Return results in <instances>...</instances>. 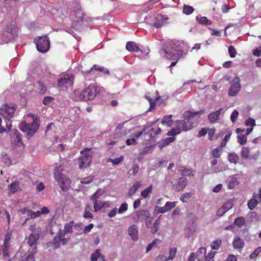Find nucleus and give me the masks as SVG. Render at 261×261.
<instances>
[{
	"instance_id": "41",
	"label": "nucleus",
	"mask_w": 261,
	"mask_h": 261,
	"mask_svg": "<svg viewBox=\"0 0 261 261\" xmlns=\"http://www.w3.org/2000/svg\"><path fill=\"white\" fill-rule=\"evenodd\" d=\"M175 140L174 137H167L163 140V143L160 145L161 148L168 145L170 143L174 142Z\"/></svg>"
},
{
	"instance_id": "13",
	"label": "nucleus",
	"mask_w": 261,
	"mask_h": 261,
	"mask_svg": "<svg viewBox=\"0 0 261 261\" xmlns=\"http://www.w3.org/2000/svg\"><path fill=\"white\" fill-rule=\"evenodd\" d=\"M233 207V200L229 199L227 200L219 209L218 210L217 215L221 217L224 214Z\"/></svg>"
},
{
	"instance_id": "48",
	"label": "nucleus",
	"mask_w": 261,
	"mask_h": 261,
	"mask_svg": "<svg viewBox=\"0 0 261 261\" xmlns=\"http://www.w3.org/2000/svg\"><path fill=\"white\" fill-rule=\"evenodd\" d=\"M238 142L241 145L245 144L247 142V137L245 135L239 134L238 137Z\"/></svg>"
},
{
	"instance_id": "11",
	"label": "nucleus",
	"mask_w": 261,
	"mask_h": 261,
	"mask_svg": "<svg viewBox=\"0 0 261 261\" xmlns=\"http://www.w3.org/2000/svg\"><path fill=\"white\" fill-rule=\"evenodd\" d=\"M240 80L238 77H236L228 90V95L230 96H236L240 92Z\"/></svg>"
},
{
	"instance_id": "29",
	"label": "nucleus",
	"mask_w": 261,
	"mask_h": 261,
	"mask_svg": "<svg viewBox=\"0 0 261 261\" xmlns=\"http://www.w3.org/2000/svg\"><path fill=\"white\" fill-rule=\"evenodd\" d=\"M9 189L10 192L12 194L17 192L20 190L19 182L16 181L12 182L10 185Z\"/></svg>"
},
{
	"instance_id": "46",
	"label": "nucleus",
	"mask_w": 261,
	"mask_h": 261,
	"mask_svg": "<svg viewBox=\"0 0 261 261\" xmlns=\"http://www.w3.org/2000/svg\"><path fill=\"white\" fill-rule=\"evenodd\" d=\"M25 210H27L29 216H30V218L31 219L39 217L41 215L40 211H39L34 212L30 209H25Z\"/></svg>"
},
{
	"instance_id": "15",
	"label": "nucleus",
	"mask_w": 261,
	"mask_h": 261,
	"mask_svg": "<svg viewBox=\"0 0 261 261\" xmlns=\"http://www.w3.org/2000/svg\"><path fill=\"white\" fill-rule=\"evenodd\" d=\"M167 20V18L165 17L164 15L158 14L154 18V21L152 25L156 28H161L166 23Z\"/></svg>"
},
{
	"instance_id": "56",
	"label": "nucleus",
	"mask_w": 261,
	"mask_h": 261,
	"mask_svg": "<svg viewBox=\"0 0 261 261\" xmlns=\"http://www.w3.org/2000/svg\"><path fill=\"white\" fill-rule=\"evenodd\" d=\"M239 184L238 179L236 177H232L231 178V179L229 181V189H233L234 186Z\"/></svg>"
},
{
	"instance_id": "34",
	"label": "nucleus",
	"mask_w": 261,
	"mask_h": 261,
	"mask_svg": "<svg viewBox=\"0 0 261 261\" xmlns=\"http://www.w3.org/2000/svg\"><path fill=\"white\" fill-rule=\"evenodd\" d=\"M11 122L9 121L6 122V128L1 125V126H0V134H3L4 133H9L11 129Z\"/></svg>"
},
{
	"instance_id": "24",
	"label": "nucleus",
	"mask_w": 261,
	"mask_h": 261,
	"mask_svg": "<svg viewBox=\"0 0 261 261\" xmlns=\"http://www.w3.org/2000/svg\"><path fill=\"white\" fill-rule=\"evenodd\" d=\"M11 247L10 242H7L6 244L5 242H4L3 246V256L6 259L9 260L10 258V248Z\"/></svg>"
},
{
	"instance_id": "43",
	"label": "nucleus",
	"mask_w": 261,
	"mask_h": 261,
	"mask_svg": "<svg viewBox=\"0 0 261 261\" xmlns=\"http://www.w3.org/2000/svg\"><path fill=\"white\" fill-rule=\"evenodd\" d=\"M177 252V248L175 247L170 248L169 249V255L166 260H172L173 259Z\"/></svg>"
},
{
	"instance_id": "57",
	"label": "nucleus",
	"mask_w": 261,
	"mask_h": 261,
	"mask_svg": "<svg viewBox=\"0 0 261 261\" xmlns=\"http://www.w3.org/2000/svg\"><path fill=\"white\" fill-rule=\"evenodd\" d=\"M151 190L152 187L149 186L144 190L142 191L141 193V195L143 198H146L148 196L149 194L151 192Z\"/></svg>"
},
{
	"instance_id": "3",
	"label": "nucleus",
	"mask_w": 261,
	"mask_h": 261,
	"mask_svg": "<svg viewBox=\"0 0 261 261\" xmlns=\"http://www.w3.org/2000/svg\"><path fill=\"white\" fill-rule=\"evenodd\" d=\"M98 94L97 88L94 84H91L81 91L79 99L81 100L88 101L93 100Z\"/></svg>"
},
{
	"instance_id": "36",
	"label": "nucleus",
	"mask_w": 261,
	"mask_h": 261,
	"mask_svg": "<svg viewBox=\"0 0 261 261\" xmlns=\"http://www.w3.org/2000/svg\"><path fill=\"white\" fill-rule=\"evenodd\" d=\"M141 186V184L139 181L136 182L134 185L129 189L128 194L130 196L134 195Z\"/></svg>"
},
{
	"instance_id": "19",
	"label": "nucleus",
	"mask_w": 261,
	"mask_h": 261,
	"mask_svg": "<svg viewBox=\"0 0 261 261\" xmlns=\"http://www.w3.org/2000/svg\"><path fill=\"white\" fill-rule=\"evenodd\" d=\"M188 179L186 177H181L178 178L177 184L175 185V189L177 191H180L184 189L187 186Z\"/></svg>"
},
{
	"instance_id": "10",
	"label": "nucleus",
	"mask_w": 261,
	"mask_h": 261,
	"mask_svg": "<svg viewBox=\"0 0 261 261\" xmlns=\"http://www.w3.org/2000/svg\"><path fill=\"white\" fill-rule=\"evenodd\" d=\"M84 13L80 10L75 12V19H73L71 27L74 30H77L81 27L84 21Z\"/></svg>"
},
{
	"instance_id": "51",
	"label": "nucleus",
	"mask_w": 261,
	"mask_h": 261,
	"mask_svg": "<svg viewBox=\"0 0 261 261\" xmlns=\"http://www.w3.org/2000/svg\"><path fill=\"white\" fill-rule=\"evenodd\" d=\"M128 209V204L126 202L122 203L118 210L119 214H122L126 212Z\"/></svg>"
},
{
	"instance_id": "52",
	"label": "nucleus",
	"mask_w": 261,
	"mask_h": 261,
	"mask_svg": "<svg viewBox=\"0 0 261 261\" xmlns=\"http://www.w3.org/2000/svg\"><path fill=\"white\" fill-rule=\"evenodd\" d=\"M160 242H161V241L159 239H155L154 240H153L152 241V242L150 243L147 246V247L146 249V252L147 253L149 251H150L152 249L153 247H154L158 243H159Z\"/></svg>"
},
{
	"instance_id": "58",
	"label": "nucleus",
	"mask_w": 261,
	"mask_h": 261,
	"mask_svg": "<svg viewBox=\"0 0 261 261\" xmlns=\"http://www.w3.org/2000/svg\"><path fill=\"white\" fill-rule=\"evenodd\" d=\"M228 53L231 58H234L236 57L237 54V51L234 47L232 45H230L228 47Z\"/></svg>"
},
{
	"instance_id": "45",
	"label": "nucleus",
	"mask_w": 261,
	"mask_h": 261,
	"mask_svg": "<svg viewBox=\"0 0 261 261\" xmlns=\"http://www.w3.org/2000/svg\"><path fill=\"white\" fill-rule=\"evenodd\" d=\"M194 11V8L191 6L185 5L183 7V13L186 15L192 14Z\"/></svg>"
},
{
	"instance_id": "62",
	"label": "nucleus",
	"mask_w": 261,
	"mask_h": 261,
	"mask_svg": "<svg viewBox=\"0 0 261 261\" xmlns=\"http://www.w3.org/2000/svg\"><path fill=\"white\" fill-rule=\"evenodd\" d=\"M261 251V247H258L249 256L250 259H254L258 255V254Z\"/></svg>"
},
{
	"instance_id": "20",
	"label": "nucleus",
	"mask_w": 261,
	"mask_h": 261,
	"mask_svg": "<svg viewBox=\"0 0 261 261\" xmlns=\"http://www.w3.org/2000/svg\"><path fill=\"white\" fill-rule=\"evenodd\" d=\"M126 49L130 52H136L141 51L138 44L134 41H128L126 44Z\"/></svg>"
},
{
	"instance_id": "8",
	"label": "nucleus",
	"mask_w": 261,
	"mask_h": 261,
	"mask_svg": "<svg viewBox=\"0 0 261 261\" xmlns=\"http://www.w3.org/2000/svg\"><path fill=\"white\" fill-rule=\"evenodd\" d=\"M55 178L63 191H67L69 189L71 183L69 178L60 173L55 174Z\"/></svg>"
},
{
	"instance_id": "39",
	"label": "nucleus",
	"mask_w": 261,
	"mask_h": 261,
	"mask_svg": "<svg viewBox=\"0 0 261 261\" xmlns=\"http://www.w3.org/2000/svg\"><path fill=\"white\" fill-rule=\"evenodd\" d=\"M91 207L89 204H87L85 208V212L83 217L85 218H92L93 214L90 212Z\"/></svg>"
},
{
	"instance_id": "49",
	"label": "nucleus",
	"mask_w": 261,
	"mask_h": 261,
	"mask_svg": "<svg viewBox=\"0 0 261 261\" xmlns=\"http://www.w3.org/2000/svg\"><path fill=\"white\" fill-rule=\"evenodd\" d=\"M231 135V132H229L228 133V134L225 136L224 139L222 140V141L221 142L220 146L221 147L223 148L226 145L227 142L229 140Z\"/></svg>"
},
{
	"instance_id": "18",
	"label": "nucleus",
	"mask_w": 261,
	"mask_h": 261,
	"mask_svg": "<svg viewBox=\"0 0 261 261\" xmlns=\"http://www.w3.org/2000/svg\"><path fill=\"white\" fill-rule=\"evenodd\" d=\"M62 243L63 245H65L66 243V240L64 238V235L62 233H59L57 235L54 239V248L57 249L60 246V243Z\"/></svg>"
},
{
	"instance_id": "50",
	"label": "nucleus",
	"mask_w": 261,
	"mask_h": 261,
	"mask_svg": "<svg viewBox=\"0 0 261 261\" xmlns=\"http://www.w3.org/2000/svg\"><path fill=\"white\" fill-rule=\"evenodd\" d=\"M198 21L199 23L203 24L205 25H210L212 24L211 20L207 19L206 17H201L199 18H198Z\"/></svg>"
},
{
	"instance_id": "27",
	"label": "nucleus",
	"mask_w": 261,
	"mask_h": 261,
	"mask_svg": "<svg viewBox=\"0 0 261 261\" xmlns=\"http://www.w3.org/2000/svg\"><path fill=\"white\" fill-rule=\"evenodd\" d=\"M172 117V115L165 116L163 118L162 123L163 125H166L168 127L172 126L173 125Z\"/></svg>"
},
{
	"instance_id": "55",
	"label": "nucleus",
	"mask_w": 261,
	"mask_h": 261,
	"mask_svg": "<svg viewBox=\"0 0 261 261\" xmlns=\"http://www.w3.org/2000/svg\"><path fill=\"white\" fill-rule=\"evenodd\" d=\"M124 159L123 156H121L119 158H116L115 159H109L108 162H111L114 165H117L119 164Z\"/></svg>"
},
{
	"instance_id": "60",
	"label": "nucleus",
	"mask_w": 261,
	"mask_h": 261,
	"mask_svg": "<svg viewBox=\"0 0 261 261\" xmlns=\"http://www.w3.org/2000/svg\"><path fill=\"white\" fill-rule=\"evenodd\" d=\"M181 175L183 176H190L193 175V170L191 169H186L181 170Z\"/></svg>"
},
{
	"instance_id": "38",
	"label": "nucleus",
	"mask_w": 261,
	"mask_h": 261,
	"mask_svg": "<svg viewBox=\"0 0 261 261\" xmlns=\"http://www.w3.org/2000/svg\"><path fill=\"white\" fill-rule=\"evenodd\" d=\"M234 223L239 227H241L245 225V219L243 217H238L234 220Z\"/></svg>"
},
{
	"instance_id": "7",
	"label": "nucleus",
	"mask_w": 261,
	"mask_h": 261,
	"mask_svg": "<svg viewBox=\"0 0 261 261\" xmlns=\"http://www.w3.org/2000/svg\"><path fill=\"white\" fill-rule=\"evenodd\" d=\"M37 50L40 53H46L50 46L49 38L47 36L40 37L36 40Z\"/></svg>"
},
{
	"instance_id": "2",
	"label": "nucleus",
	"mask_w": 261,
	"mask_h": 261,
	"mask_svg": "<svg viewBox=\"0 0 261 261\" xmlns=\"http://www.w3.org/2000/svg\"><path fill=\"white\" fill-rule=\"evenodd\" d=\"M18 28L15 23L7 24L3 30L1 39L4 43H8L13 41L18 36Z\"/></svg>"
},
{
	"instance_id": "59",
	"label": "nucleus",
	"mask_w": 261,
	"mask_h": 261,
	"mask_svg": "<svg viewBox=\"0 0 261 261\" xmlns=\"http://www.w3.org/2000/svg\"><path fill=\"white\" fill-rule=\"evenodd\" d=\"M239 116V112L237 110H234L233 111L230 115V120L232 122H234L238 119Z\"/></svg>"
},
{
	"instance_id": "64",
	"label": "nucleus",
	"mask_w": 261,
	"mask_h": 261,
	"mask_svg": "<svg viewBox=\"0 0 261 261\" xmlns=\"http://www.w3.org/2000/svg\"><path fill=\"white\" fill-rule=\"evenodd\" d=\"M54 99V98L53 97L46 96L43 98L42 100V103L44 105H47L49 103H50Z\"/></svg>"
},
{
	"instance_id": "14",
	"label": "nucleus",
	"mask_w": 261,
	"mask_h": 261,
	"mask_svg": "<svg viewBox=\"0 0 261 261\" xmlns=\"http://www.w3.org/2000/svg\"><path fill=\"white\" fill-rule=\"evenodd\" d=\"M41 228H38L37 233H32L28 237V244L30 247L36 246V243L39 239Z\"/></svg>"
},
{
	"instance_id": "4",
	"label": "nucleus",
	"mask_w": 261,
	"mask_h": 261,
	"mask_svg": "<svg viewBox=\"0 0 261 261\" xmlns=\"http://www.w3.org/2000/svg\"><path fill=\"white\" fill-rule=\"evenodd\" d=\"M39 120L34 118L33 121L30 123H27L25 121L22 122L19 125L20 129L23 132H25L30 137L33 136L39 128Z\"/></svg>"
},
{
	"instance_id": "22",
	"label": "nucleus",
	"mask_w": 261,
	"mask_h": 261,
	"mask_svg": "<svg viewBox=\"0 0 261 261\" xmlns=\"http://www.w3.org/2000/svg\"><path fill=\"white\" fill-rule=\"evenodd\" d=\"M245 242L243 239L239 237H236L233 241L232 245L234 249H241L244 246Z\"/></svg>"
},
{
	"instance_id": "40",
	"label": "nucleus",
	"mask_w": 261,
	"mask_h": 261,
	"mask_svg": "<svg viewBox=\"0 0 261 261\" xmlns=\"http://www.w3.org/2000/svg\"><path fill=\"white\" fill-rule=\"evenodd\" d=\"M222 241L220 239L214 241L211 245V247L213 250H218L221 246Z\"/></svg>"
},
{
	"instance_id": "44",
	"label": "nucleus",
	"mask_w": 261,
	"mask_h": 261,
	"mask_svg": "<svg viewBox=\"0 0 261 261\" xmlns=\"http://www.w3.org/2000/svg\"><path fill=\"white\" fill-rule=\"evenodd\" d=\"M222 149L221 146L214 149L212 151V155L214 158H219L221 156L220 152Z\"/></svg>"
},
{
	"instance_id": "35",
	"label": "nucleus",
	"mask_w": 261,
	"mask_h": 261,
	"mask_svg": "<svg viewBox=\"0 0 261 261\" xmlns=\"http://www.w3.org/2000/svg\"><path fill=\"white\" fill-rule=\"evenodd\" d=\"M165 56L167 58H168V59H170V60H178V55H177L174 52L168 51L166 50Z\"/></svg>"
},
{
	"instance_id": "9",
	"label": "nucleus",
	"mask_w": 261,
	"mask_h": 261,
	"mask_svg": "<svg viewBox=\"0 0 261 261\" xmlns=\"http://www.w3.org/2000/svg\"><path fill=\"white\" fill-rule=\"evenodd\" d=\"M149 212L144 210H139L133 212L131 215L133 221L135 223L143 222L144 219L148 217Z\"/></svg>"
},
{
	"instance_id": "16",
	"label": "nucleus",
	"mask_w": 261,
	"mask_h": 261,
	"mask_svg": "<svg viewBox=\"0 0 261 261\" xmlns=\"http://www.w3.org/2000/svg\"><path fill=\"white\" fill-rule=\"evenodd\" d=\"M94 70L99 71L100 72H103L104 73L107 74H110V71L108 69L105 68V67H100L97 65H94L92 68H90V70L83 71V73H85V74H92L94 73Z\"/></svg>"
},
{
	"instance_id": "47",
	"label": "nucleus",
	"mask_w": 261,
	"mask_h": 261,
	"mask_svg": "<svg viewBox=\"0 0 261 261\" xmlns=\"http://www.w3.org/2000/svg\"><path fill=\"white\" fill-rule=\"evenodd\" d=\"M176 128H173L170 131H169L167 135L168 136H172L174 137V136L179 134L181 133V130L178 127H176Z\"/></svg>"
},
{
	"instance_id": "25",
	"label": "nucleus",
	"mask_w": 261,
	"mask_h": 261,
	"mask_svg": "<svg viewBox=\"0 0 261 261\" xmlns=\"http://www.w3.org/2000/svg\"><path fill=\"white\" fill-rule=\"evenodd\" d=\"M206 248L202 247L197 250L196 258H197L199 261L203 260L206 257Z\"/></svg>"
},
{
	"instance_id": "30",
	"label": "nucleus",
	"mask_w": 261,
	"mask_h": 261,
	"mask_svg": "<svg viewBox=\"0 0 261 261\" xmlns=\"http://www.w3.org/2000/svg\"><path fill=\"white\" fill-rule=\"evenodd\" d=\"M228 159L230 163L236 165L238 163L239 157L236 153L233 152L228 153Z\"/></svg>"
},
{
	"instance_id": "5",
	"label": "nucleus",
	"mask_w": 261,
	"mask_h": 261,
	"mask_svg": "<svg viewBox=\"0 0 261 261\" xmlns=\"http://www.w3.org/2000/svg\"><path fill=\"white\" fill-rule=\"evenodd\" d=\"M91 150V148H85L84 149L80 151L82 154L77 160L79 167L80 169H85L89 167L92 162V155L89 153L87 152Z\"/></svg>"
},
{
	"instance_id": "31",
	"label": "nucleus",
	"mask_w": 261,
	"mask_h": 261,
	"mask_svg": "<svg viewBox=\"0 0 261 261\" xmlns=\"http://www.w3.org/2000/svg\"><path fill=\"white\" fill-rule=\"evenodd\" d=\"M253 198L251 199L248 202V207L249 208L250 210H253L254 209L255 206L257 204V201L256 200L255 198L256 197V195H254V194H253Z\"/></svg>"
},
{
	"instance_id": "42",
	"label": "nucleus",
	"mask_w": 261,
	"mask_h": 261,
	"mask_svg": "<svg viewBox=\"0 0 261 261\" xmlns=\"http://www.w3.org/2000/svg\"><path fill=\"white\" fill-rule=\"evenodd\" d=\"M37 84L39 89V93L41 95L45 94L47 90L45 85L40 81H38Z\"/></svg>"
},
{
	"instance_id": "1",
	"label": "nucleus",
	"mask_w": 261,
	"mask_h": 261,
	"mask_svg": "<svg viewBox=\"0 0 261 261\" xmlns=\"http://www.w3.org/2000/svg\"><path fill=\"white\" fill-rule=\"evenodd\" d=\"M204 110H201L196 112H192L191 111H186L183 115L184 120H178L175 122V126L178 127L181 130L188 131L193 127L192 119L196 115L202 114Z\"/></svg>"
},
{
	"instance_id": "23",
	"label": "nucleus",
	"mask_w": 261,
	"mask_h": 261,
	"mask_svg": "<svg viewBox=\"0 0 261 261\" xmlns=\"http://www.w3.org/2000/svg\"><path fill=\"white\" fill-rule=\"evenodd\" d=\"M128 234L133 241H136L138 240V230L135 225H133L129 227Z\"/></svg>"
},
{
	"instance_id": "6",
	"label": "nucleus",
	"mask_w": 261,
	"mask_h": 261,
	"mask_svg": "<svg viewBox=\"0 0 261 261\" xmlns=\"http://www.w3.org/2000/svg\"><path fill=\"white\" fill-rule=\"evenodd\" d=\"M16 105L13 104H4L0 109V114L9 121L14 116Z\"/></svg>"
},
{
	"instance_id": "53",
	"label": "nucleus",
	"mask_w": 261,
	"mask_h": 261,
	"mask_svg": "<svg viewBox=\"0 0 261 261\" xmlns=\"http://www.w3.org/2000/svg\"><path fill=\"white\" fill-rule=\"evenodd\" d=\"M103 194L100 189L97 190L92 196L91 200H97Z\"/></svg>"
},
{
	"instance_id": "54",
	"label": "nucleus",
	"mask_w": 261,
	"mask_h": 261,
	"mask_svg": "<svg viewBox=\"0 0 261 261\" xmlns=\"http://www.w3.org/2000/svg\"><path fill=\"white\" fill-rule=\"evenodd\" d=\"M13 138L15 139V141L19 143L21 142V135L20 133L16 129L13 130Z\"/></svg>"
},
{
	"instance_id": "12",
	"label": "nucleus",
	"mask_w": 261,
	"mask_h": 261,
	"mask_svg": "<svg viewBox=\"0 0 261 261\" xmlns=\"http://www.w3.org/2000/svg\"><path fill=\"white\" fill-rule=\"evenodd\" d=\"M74 77L72 74L64 75L63 77L59 80L58 86L60 88L67 87L73 84Z\"/></svg>"
},
{
	"instance_id": "28",
	"label": "nucleus",
	"mask_w": 261,
	"mask_h": 261,
	"mask_svg": "<svg viewBox=\"0 0 261 261\" xmlns=\"http://www.w3.org/2000/svg\"><path fill=\"white\" fill-rule=\"evenodd\" d=\"M99 257H100L102 261H105L103 255L100 253L99 249H96L91 255V260L92 261H96Z\"/></svg>"
},
{
	"instance_id": "61",
	"label": "nucleus",
	"mask_w": 261,
	"mask_h": 261,
	"mask_svg": "<svg viewBox=\"0 0 261 261\" xmlns=\"http://www.w3.org/2000/svg\"><path fill=\"white\" fill-rule=\"evenodd\" d=\"M191 193H185V194H183L181 196L180 199L182 202H187V200L189 199L191 197Z\"/></svg>"
},
{
	"instance_id": "21",
	"label": "nucleus",
	"mask_w": 261,
	"mask_h": 261,
	"mask_svg": "<svg viewBox=\"0 0 261 261\" xmlns=\"http://www.w3.org/2000/svg\"><path fill=\"white\" fill-rule=\"evenodd\" d=\"M222 110V108H220L218 111L212 112L208 115V119L210 123H215L216 122L217 120L219 119V115Z\"/></svg>"
},
{
	"instance_id": "37",
	"label": "nucleus",
	"mask_w": 261,
	"mask_h": 261,
	"mask_svg": "<svg viewBox=\"0 0 261 261\" xmlns=\"http://www.w3.org/2000/svg\"><path fill=\"white\" fill-rule=\"evenodd\" d=\"M250 150L247 147H243L241 151V156L243 159H247L249 158Z\"/></svg>"
},
{
	"instance_id": "32",
	"label": "nucleus",
	"mask_w": 261,
	"mask_h": 261,
	"mask_svg": "<svg viewBox=\"0 0 261 261\" xmlns=\"http://www.w3.org/2000/svg\"><path fill=\"white\" fill-rule=\"evenodd\" d=\"M161 216H160L158 218V219L155 220V221L153 223L152 226L150 227V231L153 234H154L157 232V231L159 229V225H160V223H161L160 220V217Z\"/></svg>"
},
{
	"instance_id": "33",
	"label": "nucleus",
	"mask_w": 261,
	"mask_h": 261,
	"mask_svg": "<svg viewBox=\"0 0 261 261\" xmlns=\"http://www.w3.org/2000/svg\"><path fill=\"white\" fill-rule=\"evenodd\" d=\"M73 221H71L69 223H65L64 225V231L65 234L72 233L73 232Z\"/></svg>"
},
{
	"instance_id": "17",
	"label": "nucleus",
	"mask_w": 261,
	"mask_h": 261,
	"mask_svg": "<svg viewBox=\"0 0 261 261\" xmlns=\"http://www.w3.org/2000/svg\"><path fill=\"white\" fill-rule=\"evenodd\" d=\"M176 202H166L164 206L159 207L158 208V212L159 213H164L171 211L176 206Z\"/></svg>"
},
{
	"instance_id": "26",
	"label": "nucleus",
	"mask_w": 261,
	"mask_h": 261,
	"mask_svg": "<svg viewBox=\"0 0 261 261\" xmlns=\"http://www.w3.org/2000/svg\"><path fill=\"white\" fill-rule=\"evenodd\" d=\"M92 201H93V207L95 212L101 210L105 206L106 204L108 203V202H102L101 201H98L97 200Z\"/></svg>"
},
{
	"instance_id": "63",
	"label": "nucleus",
	"mask_w": 261,
	"mask_h": 261,
	"mask_svg": "<svg viewBox=\"0 0 261 261\" xmlns=\"http://www.w3.org/2000/svg\"><path fill=\"white\" fill-rule=\"evenodd\" d=\"M245 124L252 127L255 125V120L253 118H249L246 120Z\"/></svg>"
}]
</instances>
